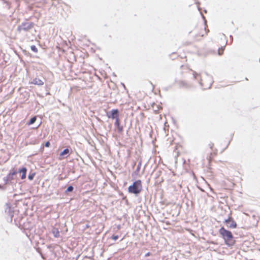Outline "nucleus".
Wrapping results in <instances>:
<instances>
[{
  "instance_id": "nucleus-11",
  "label": "nucleus",
  "mask_w": 260,
  "mask_h": 260,
  "mask_svg": "<svg viewBox=\"0 0 260 260\" xmlns=\"http://www.w3.org/2000/svg\"><path fill=\"white\" fill-rule=\"evenodd\" d=\"M224 50V47H221V48H219L218 50V54L219 55H221L223 54V52Z\"/></svg>"
},
{
  "instance_id": "nucleus-15",
  "label": "nucleus",
  "mask_w": 260,
  "mask_h": 260,
  "mask_svg": "<svg viewBox=\"0 0 260 260\" xmlns=\"http://www.w3.org/2000/svg\"><path fill=\"white\" fill-rule=\"evenodd\" d=\"M115 125L116 127L120 125V121L119 118L115 119Z\"/></svg>"
},
{
  "instance_id": "nucleus-6",
  "label": "nucleus",
  "mask_w": 260,
  "mask_h": 260,
  "mask_svg": "<svg viewBox=\"0 0 260 260\" xmlns=\"http://www.w3.org/2000/svg\"><path fill=\"white\" fill-rule=\"evenodd\" d=\"M107 116L109 118L117 119L119 118V111L117 109H113L110 113H107Z\"/></svg>"
},
{
  "instance_id": "nucleus-8",
  "label": "nucleus",
  "mask_w": 260,
  "mask_h": 260,
  "mask_svg": "<svg viewBox=\"0 0 260 260\" xmlns=\"http://www.w3.org/2000/svg\"><path fill=\"white\" fill-rule=\"evenodd\" d=\"M32 83L38 85H43L44 84V82L38 78L34 79L32 82Z\"/></svg>"
},
{
  "instance_id": "nucleus-20",
  "label": "nucleus",
  "mask_w": 260,
  "mask_h": 260,
  "mask_svg": "<svg viewBox=\"0 0 260 260\" xmlns=\"http://www.w3.org/2000/svg\"><path fill=\"white\" fill-rule=\"evenodd\" d=\"M50 145V143L49 141H47V142H46V143L45 144V146L46 147H49Z\"/></svg>"
},
{
  "instance_id": "nucleus-23",
  "label": "nucleus",
  "mask_w": 260,
  "mask_h": 260,
  "mask_svg": "<svg viewBox=\"0 0 260 260\" xmlns=\"http://www.w3.org/2000/svg\"><path fill=\"white\" fill-rule=\"evenodd\" d=\"M150 252H148V253L146 254V256H149V255H150Z\"/></svg>"
},
{
  "instance_id": "nucleus-5",
  "label": "nucleus",
  "mask_w": 260,
  "mask_h": 260,
  "mask_svg": "<svg viewBox=\"0 0 260 260\" xmlns=\"http://www.w3.org/2000/svg\"><path fill=\"white\" fill-rule=\"evenodd\" d=\"M227 225L228 228L230 229H235L237 228V223L231 217H229V218L225 219L224 221Z\"/></svg>"
},
{
  "instance_id": "nucleus-13",
  "label": "nucleus",
  "mask_w": 260,
  "mask_h": 260,
  "mask_svg": "<svg viewBox=\"0 0 260 260\" xmlns=\"http://www.w3.org/2000/svg\"><path fill=\"white\" fill-rule=\"evenodd\" d=\"M216 155V153H211L209 157V161L210 163L212 158L214 157V156Z\"/></svg>"
},
{
  "instance_id": "nucleus-24",
  "label": "nucleus",
  "mask_w": 260,
  "mask_h": 260,
  "mask_svg": "<svg viewBox=\"0 0 260 260\" xmlns=\"http://www.w3.org/2000/svg\"><path fill=\"white\" fill-rule=\"evenodd\" d=\"M210 145V147L212 148V146H213V144H211Z\"/></svg>"
},
{
  "instance_id": "nucleus-17",
  "label": "nucleus",
  "mask_w": 260,
  "mask_h": 260,
  "mask_svg": "<svg viewBox=\"0 0 260 260\" xmlns=\"http://www.w3.org/2000/svg\"><path fill=\"white\" fill-rule=\"evenodd\" d=\"M35 173L34 174H30L28 175V178L30 180H31L33 179L34 176H35Z\"/></svg>"
},
{
  "instance_id": "nucleus-19",
  "label": "nucleus",
  "mask_w": 260,
  "mask_h": 260,
  "mask_svg": "<svg viewBox=\"0 0 260 260\" xmlns=\"http://www.w3.org/2000/svg\"><path fill=\"white\" fill-rule=\"evenodd\" d=\"M112 238L114 240H116L118 238V236L117 235H114L112 236Z\"/></svg>"
},
{
  "instance_id": "nucleus-26",
  "label": "nucleus",
  "mask_w": 260,
  "mask_h": 260,
  "mask_svg": "<svg viewBox=\"0 0 260 260\" xmlns=\"http://www.w3.org/2000/svg\"><path fill=\"white\" fill-rule=\"evenodd\" d=\"M259 62H260V58H259Z\"/></svg>"
},
{
  "instance_id": "nucleus-9",
  "label": "nucleus",
  "mask_w": 260,
  "mask_h": 260,
  "mask_svg": "<svg viewBox=\"0 0 260 260\" xmlns=\"http://www.w3.org/2000/svg\"><path fill=\"white\" fill-rule=\"evenodd\" d=\"M70 152V150L69 149L67 148V149H65L61 153H60L59 156H60V157H59V159L61 160L62 159L63 157V156L65 155H67V154H68Z\"/></svg>"
},
{
  "instance_id": "nucleus-10",
  "label": "nucleus",
  "mask_w": 260,
  "mask_h": 260,
  "mask_svg": "<svg viewBox=\"0 0 260 260\" xmlns=\"http://www.w3.org/2000/svg\"><path fill=\"white\" fill-rule=\"evenodd\" d=\"M36 119H37L36 116H34V117H32L30 119V121L28 122V125H30L31 124H32L34 123L35 122V121H36Z\"/></svg>"
},
{
  "instance_id": "nucleus-3",
  "label": "nucleus",
  "mask_w": 260,
  "mask_h": 260,
  "mask_svg": "<svg viewBox=\"0 0 260 260\" xmlns=\"http://www.w3.org/2000/svg\"><path fill=\"white\" fill-rule=\"evenodd\" d=\"M142 188V181L140 180H138L128 187V191L131 193L138 194L141 192Z\"/></svg>"
},
{
  "instance_id": "nucleus-12",
  "label": "nucleus",
  "mask_w": 260,
  "mask_h": 260,
  "mask_svg": "<svg viewBox=\"0 0 260 260\" xmlns=\"http://www.w3.org/2000/svg\"><path fill=\"white\" fill-rule=\"evenodd\" d=\"M117 131L118 133L121 134L123 132V126L121 125L116 127Z\"/></svg>"
},
{
  "instance_id": "nucleus-7",
  "label": "nucleus",
  "mask_w": 260,
  "mask_h": 260,
  "mask_svg": "<svg viewBox=\"0 0 260 260\" xmlns=\"http://www.w3.org/2000/svg\"><path fill=\"white\" fill-rule=\"evenodd\" d=\"M18 172L21 174V179H24L26 178V174L27 172V169L25 167L20 169Z\"/></svg>"
},
{
  "instance_id": "nucleus-4",
  "label": "nucleus",
  "mask_w": 260,
  "mask_h": 260,
  "mask_svg": "<svg viewBox=\"0 0 260 260\" xmlns=\"http://www.w3.org/2000/svg\"><path fill=\"white\" fill-rule=\"evenodd\" d=\"M34 26V24L33 22H25L18 26V30L19 31H21V30L28 31L33 28Z\"/></svg>"
},
{
  "instance_id": "nucleus-25",
  "label": "nucleus",
  "mask_w": 260,
  "mask_h": 260,
  "mask_svg": "<svg viewBox=\"0 0 260 260\" xmlns=\"http://www.w3.org/2000/svg\"><path fill=\"white\" fill-rule=\"evenodd\" d=\"M175 55V53H172L171 56H173V55Z\"/></svg>"
},
{
  "instance_id": "nucleus-21",
  "label": "nucleus",
  "mask_w": 260,
  "mask_h": 260,
  "mask_svg": "<svg viewBox=\"0 0 260 260\" xmlns=\"http://www.w3.org/2000/svg\"><path fill=\"white\" fill-rule=\"evenodd\" d=\"M17 173V172L16 171H14V172L12 173V175H16Z\"/></svg>"
},
{
  "instance_id": "nucleus-14",
  "label": "nucleus",
  "mask_w": 260,
  "mask_h": 260,
  "mask_svg": "<svg viewBox=\"0 0 260 260\" xmlns=\"http://www.w3.org/2000/svg\"><path fill=\"white\" fill-rule=\"evenodd\" d=\"M30 48H31V50H32L33 52H35V53L38 52V49H37V48L36 47V46H35V45H31V46H30Z\"/></svg>"
},
{
  "instance_id": "nucleus-1",
  "label": "nucleus",
  "mask_w": 260,
  "mask_h": 260,
  "mask_svg": "<svg viewBox=\"0 0 260 260\" xmlns=\"http://www.w3.org/2000/svg\"><path fill=\"white\" fill-rule=\"evenodd\" d=\"M219 233L223 239L225 244L228 246H232L235 244V240L231 231L226 230L223 227H221L219 230Z\"/></svg>"
},
{
  "instance_id": "nucleus-18",
  "label": "nucleus",
  "mask_w": 260,
  "mask_h": 260,
  "mask_svg": "<svg viewBox=\"0 0 260 260\" xmlns=\"http://www.w3.org/2000/svg\"><path fill=\"white\" fill-rule=\"evenodd\" d=\"M73 190V187L72 186H70L68 187L67 189V191L68 192H71Z\"/></svg>"
},
{
  "instance_id": "nucleus-22",
  "label": "nucleus",
  "mask_w": 260,
  "mask_h": 260,
  "mask_svg": "<svg viewBox=\"0 0 260 260\" xmlns=\"http://www.w3.org/2000/svg\"><path fill=\"white\" fill-rule=\"evenodd\" d=\"M58 235H59V232L57 231V235H55V236L57 237L58 236Z\"/></svg>"
},
{
  "instance_id": "nucleus-2",
  "label": "nucleus",
  "mask_w": 260,
  "mask_h": 260,
  "mask_svg": "<svg viewBox=\"0 0 260 260\" xmlns=\"http://www.w3.org/2000/svg\"><path fill=\"white\" fill-rule=\"evenodd\" d=\"M208 31L206 29L205 24H202L197 26L193 30L195 40L197 41L201 40L202 37L207 34Z\"/></svg>"
},
{
  "instance_id": "nucleus-16",
  "label": "nucleus",
  "mask_w": 260,
  "mask_h": 260,
  "mask_svg": "<svg viewBox=\"0 0 260 260\" xmlns=\"http://www.w3.org/2000/svg\"><path fill=\"white\" fill-rule=\"evenodd\" d=\"M180 86H182L183 87H188V84L186 82L184 81H181L179 83Z\"/></svg>"
}]
</instances>
